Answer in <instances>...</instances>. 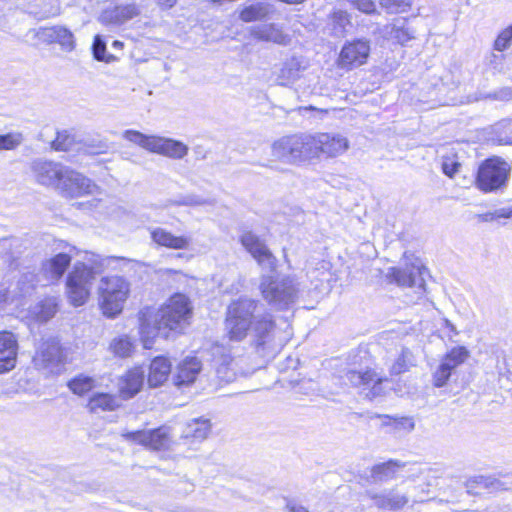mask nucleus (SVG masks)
<instances>
[{"mask_svg":"<svg viewBox=\"0 0 512 512\" xmlns=\"http://www.w3.org/2000/svg\"><path fill=\"white\" fill-rule=\"evenodd\" d=\"M95 268H98L97 262L94 261Z\"/></svg>","mask_w":512,"mask_h":512,"instance_id":"63","label":"nucleus"},{"mask_svg":"<svg viewBox=\"0 0 512 512\" xmlns=\"http://www.w3.org/2000/svg\"><path fill=\"white\" fill-rule=\"evenodd\" d=\"M299 112L301 114H303V112H307V111H321L320 109H317L316 107L314 106H304V107H299L298 108Z\"/></svg>","mask_w":512,"mask_h":512,"instance_id":"58","label":"nucleus"},{"mask_svg":"<svg viewBox=\"0 0 512 512\" xmlns=\"http://www.w3.org/2000/svg\"><path fill=\"white\" fill-rule=\"evenodd\" d=\"M156 1V4L157 6L161 9V10H169L171 8H173L177 1L178 0H155Z\"/></svg>","mask_w":512,"mask_h":512,"instance_id":"53","label":"nucleus"},{"mask_svg":"<svg viewBox=\"0 0 512 512\" xmlns=\"http://www.w3.org/2000/svg\"><path fill=\"white\" fill-rule=\"evenodd\" d=\"M144 378L145 372L141 367L129 370L120 385V393L123 398L129 399L135 396L141 390Z\"/></svg>","mask_w":512,"mask_h":512,"instance_id":"30","label":"nucleus"},{"mask_svg":"<svg viewBox=\"0 0 512 512\" xmlns=\"http://www.w3.org/2000/svg\"><path fill=\"white\" fill-rule=\"evenodd\" d=\"M468 356L469 352L465 347L457 346L452 348L442 358L441 363L434 371L432 375L433 385L438 388L445 386L452 374V371L464 363Z\"/></svg>","mask_w":512,"mask_h":512,"instance_id":"13","label":"nucleus"},{"mask_svg":"<svg viewBox=\"0 0 512 512\" xmlns=\"http://www.w3.org/2000/svg\"><path fill=\"white\" fill-rule=\"evenodd\" d=\"M498 131V141L500 144L512 145V120L501 124Z\"/></svg>","mask_w":512,"mask_h":512,"instance_id":"50","label":"nucleus"},{"mask_svg":"<svg viewBox=\"0 0 512 512\" xmlns=\"http://www.w3.org/2000/svg\"><path fill=\"white\" fill-rule=\"evenodd\" d=\"M387 377L379 376L376 373V376H374V379L369 387L363 392L365 397L369 400H374L378 397H382L385 395L386 391L383 387V383L387 382Z\"/></svg>","mask_w":512,"mask_h":512,"instance_id":"45","label":"nucleus"},{"mask_svg":"<svg viewBox=\"0 0 512 512\" xmlns=\"http://www.w3.org/2000/svg\"><path fill=\"white\" fill-rule=\"evenodd\" d=\"M119 406L117 398L108 393H96L94 394L88 403L89 409L94 412L97 409L103 411H113Z\"/></svg>","mask_w":512,"mask_h":512,"instance_id":"38","label":"nucleus"},{"mask_svg":"<svg viewBox=\"0 0 512 512\" xmlns=\"http://www.w3.org/2000/svg\"><path fill=\"white\" fill-rule=\"evenodd\" d=\"M260 290L264 299L274 308L283 310L293 304L298 295V286L294 278L273 279L263 277Z\"/></svg>","mask_w":512,"mask_h":512,"instance_id":"6","label":"nucleus"},{"mask_svg":"<svg viewBox=\"0 0 512 512\" xmlns=\"http://www.w3.org/2000/svg\"><path fill=\"white\" fill-rule=\"evenodd\" d=\"M251 36L263 42H272L277 45L287 46L291 42V38L283 31L280 24L262 23L253 26L250 30Z\"/></svg>","mask_w":512,"mask_h":512,"instance_id":"19","label":"nucleus"},{"mask_svg":"<svg viewBox=\"0 0 512 512\" xmlns=\"http://www.w3.org/2000/svg\"><path fill=\"white\" fill-rule=\"evenodd\" d=\"M289 507V510L290 512H309L305 507L303 506H296V505H292V506H288Z\"/></svg>","mask_w":512,"mask_h":512,"instance_id":"57","label":"nucleus"},{"mask_svg":"<svg viewBox=\"0 0 512 512\" xmlns=\"http://www.w3.org/2000/svg\"><path fill=\"white\" fill-rule=\"evenodd\" d=\"M75 486H76V487H75L74 491H75L76 493H81V492H87V491H90V486H89L88 484H86V483H82V482H81V483L76 484Z\"/></svg>","mask_w":512,"mask_h":512,"instance_id":"55","label":"nucleus"},{"mask_svg":"<svg viewBox=\"0 0 512 512\" xmlns=\"http://www.w3.org/2000/svg\"><path fill=\"white\" fill-rule=\"evenodd\" d=\"M510 166L504 160L494 157L486 159L478 168L476 186L488 193L501 189L508 181Z\"/></svg>","mask_w":512,"mask_h":512,"instance_id":"7","label":"nucleus"},{"mask_svg":"<svg viewBox=\"0 0 512 512\" xmlns=\"http://www.w3.org/2000/svg\"><path fill=\"white\" fill-rule=\"evenodd\" d=\"M192 307L183 294L173 295L153 315L141 312L140 330L143 335L167 337L169 331L182 329L191 317Z\"/></svg>","mask_w":512,"mask_h":512,"instance_id":"2","label":"nucleus"},{"mask_svg":"<svg viewBox=\"0 0 512 512\" xmlns=\"http://www.w3.org/2000/svg\"><path fill=\"white\" fill-rule=\"evenodd\" d=\"M494 216L498 218H512V207H503L494 211Z\"/></svg>","mask_w":512,"mask_h":512,"instance_id":"52","label":"nucleus"},{"mask_svg":"<svg viewBox=\"0 0 512 512\" xmlns=\"http://www.w3.org/2000/svg\"><path fill=\"white\" fill-rule=\"evenodd\" d=\"M139 14V7L134 3H130L103 10L98 20L104 25H121Z\"/></svg>","mask_w":512,"mask_h":512,"instance_id":"21","label":"nucleus"},{"mask_svg":"<svg viewBox=\"0 0 512 512\" xmlns=\"http://www.w3.org/2000/svg\"><path fill=\"white\" fill-rule=\"evenodd\" d=\"M98 189L97 185L83 174L66 167L58 190L65 197L91 195Z\"/></svg>","mask_w":512,"mask_h":512,"instance_id":"10","label":"nucleus"},{"mask_svg":"<svg viewBox=\"0 0 512 512\" xmlns=\"http://www.w3.org/2000/svg\"><path fill=\"white\" fill-rule=\"evenodd\" d=\"M92 53L97 61L112 62L115 57L106 52V42L101 35H96L92 44Z\"/></svg>","mask_w":512,"mask_h":512,"instance_id":"44","label":"nucleus"},{"mask_svg":"<svg viewBox=\"0 0 512 512\" xmlns=\"http://www.w3.org/2000/svg\"><path fill=\"white\" fill-rule=\"evenodd\" d=\"M112 45L115 48H122L123 47V43L118 41V40H114Z\"/></svg>","mask_w":512,"mask_h":512,"instance_id":"60","label":"nucleus"},{"mask_svg":"<svg viewBox=\"0 0 512 512\" xmlns=\"http://www.w3.org/2000/svg\"><path fill=\"white\" fill-rule=\"evenodd\" d=\"M72 257L67 253H58L42 263L37 282L45 280V285L57 283L71 264Z\"/></svg>","mask_w":512,"mask_h":512,"instance_id":"15","label":"nucleus"},{"mask_svg":"<svg viewBox=\"0 0 512 512\" xmlns=\"http://www.w3.org/2000/svg\"><path fill=\"white\" fill-rule=\"evenodd\" d=\"M37 37L50 43H58L61 48L67 52H71L75 49L73 33L63 26L40 28L37 32Z\"/></svg>","mask_w":512,"mask_h":512,"instance_id":"22","label":"nucleus"},{"mask_svg":"<svg viewBox=\"0 0 512 512\" xmlns=\"http://www.w3.org/2000/svg\"><path fill=\"white\" fill-rule=\"evenodd\" d=\"M66 167L54 162L34 163V174L37 181L45 186H54L58 189Z\"/></svg>","mask_w":512,"mask_h":512,"instance_id":"23","label":"nucleus"},{"mask_svg":"<svg viewBox=\"0 0 512 512\" xmlns=\"http://www.w3.org/2000/svg\"><path fill=\"white\" fill-rule=\"evenodd\" d=\"M170 204L174 206H202L211 204V201L201 198L195 194L180 196L174 200H170Z\"/></svg>","mask_w":512,"mask_h":512,"instance_id":"46","label":"nucleus"},{"mask_svg":"<svg viewBox=\"0 0 512 512\" xmlns=\"http://www.w3.org/2000/svg\"><path fill=\"white\" fill-rule=\"evenodd\" d=\"M428 270L419 260L406 264L404 267H392L389 269L388 277L391 282L398 286L412 287L419 290H425V275Z\"/></svg>","mask_w":512,"mask_h":512,"instance_id":"8","label":"nucleus"},{"mask_svg":"<svg viewBox=\"0 0 512 512\" xmlns=\"http://www.w3.org/2000/svg\"><path fill=\"white\" fill-rule=\"evenodd\" d=\"M447 325H448L449 327H451V329H452V330H454V326H453L452 324H450L449 322H447Z\"/></svg>","mask_w":512,"mask_h":512,"instance_id":"61","label":"nucleus"},{"mask_svg":"<svg viewBox=\"0 0 512 512\" xmlns=\"http://www.w3.org/2000/svg\"><path fill=\"white\" fill-rule=\"evenodd\" d=\"M171 362L164 356L155 357L149 366L148 384L150 387L156 388L166 382L171 373Z\"/></svg>","mask_w":512,"mask_h":512,"instance_id":"27","label":"nucleus"},{"mask_svg":"<svg viewBox=\"0 0 512 512\" xmlns=\"http://www.w3.org/2000/svg\"><path fill=\"white\" fill-rule=\"evenodd\" d=\"M251 329V346L261 357L273 355L287 341L272 315L258 300L242 297L233 301L227 311L226 330L230 340L241 341Z\"/></svg>","mask_w":512,"mask_h":512,"instance_id":"1","label":"nucleus"},{"mask_svg":"<svg viewBox=\"0 0 512 512\" xmlns=\"http://www.w3.org/2000/svg\"><path fill=\"white\" fill-rule=\"evenodd\" d=\"M123 437L128 440L152 450H163L169 447L170 435L169 428L162 426L151 430H137L126 432Z\"/></svg>","mask_w":512,"mask_h":512,"instance_id":"14","label":"nucleus"},{"mask_svg":"<svg viewBox=\"0 0 512 512\" xmlns=\"http://www.w3.org/2000/svg\"><path fill=\"white\" fill-rule=\"evenodd\" d=\"M58 295H46L34 304V321L45 323L52 319L59 310Z\"/></svg>","mask_w":512,"mask_h":512,"instance_id":"29","label":"nucleus"},{"mask_svg":"<svg viewBox=\"0 0 512 512\" xmlns=\"http://www.w3.org/2000/svg\"><path fill=\"white\" fill-rule=\"evenodd\" d=\"M312 154L311 159L319 156L320 153L328 157H336L349 148V141L340 134L320 133L311 135Z\"/></svg>","mask_w":512,"mask_h":512,"instance_id":"12","label":"nucleus"},{"mask_svg":"<svg viewBox=\"0 0 512 512\" xmlns=\"http://www.w3.org/2000/svg\"><path fill=\"white\" fill-rule=\"evenodd\" d=\"M406 466L405 462L390 459L386 462L374 465L371 468V479L373 483H385L394 479L397 472Z\"/></svg>","mask_w":512,"mask_h":512,"instance_id":"28","label":"nucleus"},{"mask_svg":"<svg viewBox=\"0 0 512 512\" xmlns=\"http://www.w3.org/2000/svg\"><path fill=\"white\" fill-rule=\"evenodd\" d=\"M240 242L262 268L269 271L276 269V257L258 235L252 231H244L240 236Z\"/></svg>","mask_w":512,"mask_h":512,"instance_id":"11","label":"nucleus"},{"mask_svg":"<svg viewBox=\"0 0 512 512\" xmlns=\"http://www.w3.org/2000/svg\"><path fill=\"white\" fill-rule=\"evenodd\" d=\"M381 35L394 43L405 45L414 39V30L410 28L407 19L398 18L381 29Z\"/></svg>","mask_w":512,"mask_h":512,"instance_id":"24","label":"nucleus"},{"mask_svg":"<svg viewBox=\"0 0 512 512\" xmlns=\"http://www.w3.org/2000/svg\"><path fill=\"white\" fill-rule=\"evenodd\" d=\"M40 356L44 368L51 373L60 372L65 356L57 338H49L41 345Z\"/></svg>","mask_w":512,"mask_h":512,"instance_id":"18","label":"nucleus"},{"mask_svg":"<svg viewBox=\"0 0 512 512\" xmlns=\"http://www.w3.org/2000/svg\"><path fill=\"white\" fill-rule=\"evenodd\" d=\"M301 69L300 60L296 57H291L283 63L278 74V79L281 81L282 85L294 82L299 78Z\"/></svg>","mask_w":512,"mask_h":512,"instance_id":"37","label":"nucleus"},{"mask_svg":"<svg viewBox=\"0 0 512 512\" xmlns=\"http://www.w3.org/2000/svg\"><path fill=\"white\" fill-rule=\"evenodd\" d=\"M133 347L132 341L126 335L114 338L109 345V349L112 353L122 358L130 356Z\"/></svg>","mask_w":512,"mask_h":512,"instance_id":"41","label":"nucleus"},{"mask_svg":"<svg viewBox=\"0 0 512 512\" xmlns=\"http://www.w3.org/2000/svg\"><path fill=\"white\" fill-rule=\"evenodd\" d=\"M36 6L39 10L34 12V16L39 18H49L60 13L59 0H37Z\"/></svg>","mask_w":512,"mask_h":512,"instance_id":"43","label":"nucleus"},{"mask_svg":"<svg viewBox=\"0 0 512 512\" xmlns=\"http://www.w3.org/2000/svg\"><path fill=\"white\" fill-rule=\"evenodd\" d=\"M387 421L384 423L386 426L391 427L392 431L398 435H405L412 432L415 428L413 417L401 416L392 417L389 415L384 416Z\"/></svg>","mask_w":512,"mask_h":512,"instance_id":"39","label":"nucleus"},{"mask_svg":"<svg viewBox=\"0 0 512 512\" xmlns=\"http://www.w3.org/2000/svg\"><path fill=\"white\" fill-rule=\"evenodd\" d=\"M98 290L100 306L104 315L113 318L122 312L130 292V285L123 277H103Z\"/></svg>","mask_w":512,"mask_h":512,"instance_id":"4","label":"nucleus"},{"mask_svg":"<svg viewBox=\"0 0 512 512\" xmlns=\"http://www.w3.org/2000/svg\"><path fill=\"white\" fill-rule=\"evenodd\" d=\"M94 267L83 262H76L66 279V296L75 307L84 305L89 296L96 276Z\"/></svg>","mask_w":512,"mask_h":512,"instance_id":"5","label":"nucleus"},{"mask_svg":"<svg viewBox=\"0 0 512 512\" xmlns=\"http://www.w3.org/2000/svg\"><path fill=\"white\" fill-rule=\"evenodd\" d=\"M151 238L156 244L170 249H187L191 242L190 237L175 236L159 227L151 231Z\"/></svg>","mask_w":512,"mask_h":512,"instance_id":"31","label":"nucleus"},{"mask_svg":"<svg viewBox=\"0 0 512 512\" xmlns=\"http://www.w3.org/2000/svg\"><path fill=\"white\" fill-rule=\"evenodd\" d=\"M68 387L74 394L82 396L92 390L94 380L92 377L79 375L68 382Z\"/></svg>","mask_w":512,"mask_h":512,"instance_id":"42","label":"nucleus"},{"mask_svg":"<svg viewBox=\"0 0 512 512\" xmlns=\"http://www.w3.org/2000/svg\"><path fill=\"white\" fill-rule=\"evenodd\" d=\"M382 7L391 12L406 11L411 7L410 0H379Z\"/></svg>","mask_w":512,"mask_h":512,"instance_id":"48","label":"nucleus"},{"mask_svg":"<svg viewBox=\"0 0 512 512\" xmlns=\"http://www.w3.org/2000/svg\"><path fill=\"white\" fill-rule=\"evenodd\" d=\"M123 138L141 148L153 152L156 136L145 135L137 130L129 129L123 132Z\"/></svg>","mask_w":512,"mask_h":512,"instance_id":"40","label":"nucleus"},{"mask_svg":"<svg viewBox=\"0 0 512 512\" xmlns=\"http://www.w3.org/2000/svg\"><path fill=\"white\" fill-rule=\"evenodd\" d=\"M460 163L453 159H446L442 163V171L445 175L453 178L454 175L459 171Z\"/></svg>","mask_w":512,"mask_h":512,"instance_id":"51","label":"nucleus"},{"mask_svg":"<svg viewBox=\"0 0 512 512\" xmlns=\"http://www.w3.org/2000/svg\"><path fill=\"white\" fill-rule=\"evenodd\" d=\"M184 484L187 486V487L185 488V491H186V492H191V491H193L194 485H193L192 483H190V482H184Z\"/></svg>","mask_w":512,"mask_h":512,"instance_id":"59","label":"nucleus"},{"mask_svg":"<svg viewBox=\"0 0 512 512\" xmlns=\"http://www.w3.org/2000/svg\"><path fill=\"white\" fill-rule=\"evenodd\" d=\"M352 27L350 15L343 10H335L329 14L325 32L334 38H343Z\"/></svg>","mask_w":512,"mask_h":512,"instance_id":"25","label":"nucleus"},{"mask_svg":"<svg viewBox=\"0 0 512 512\" xmlns=\"http://www.w3.org/2000/svg\"><path fill=\"white\" fill-rule=\"evenodd\" d=\"M188 146L181 141L156 136L153 153L173 159H183L188 154Z\"/></svg>","mask_w":512,"mask_h":512,"instance_id":"26","label":"nucleus"},{"mask_svg":"<svg viewBox=\"0 0 512 512\" xmlns=\"http://www.w3.org/2000/svg\"><path fill=\"white\" fill-rule=\"evenodd\" d=\"M417 365V359L408 347H401L400 352L389 368L391 376H398L411 370Z\"/></svg>","mask_w":512,"mask_h":512,"instance_id":"33","label":"nucleus"},{"mask_svg":"<svg viewBox=\"0 0 512 512\" xmlns=\"http://www.w3.org/2000/svg\"><path fill=\"white\" fill-rule=\"evenodd\" d=\"M46 130L49 133V137L46 141L51 145V148L59 151H68L72 149L75 140L67 131L59 132L54 128H47Z\"/></svg>","mask_w":512,"mask_h":512,"instance_id":"36","label":"nucleus"},{"mask_svg":"<svg viewBox=\"0 0 512 512\" xmlns=\"http://www.w3.org/2000/svg\"><path fill=\"white\" fill-rule=\"evenodd\" d=\"M370 41L357 38L347 41L339 54L337 64L340 68L350 70L367 62L370 54Z\"/></svg>","mask_w":512,"mask_h":512,"instance_id":"9","label":"nucleus"},{"mask_svg":"<svg viewBox=\"0 0 512 512\" xmlns=\"http://www.w3.org/2000/svg\"><path fill=\"white\" fill-rule=\"evenodd\" d=\"M376 376V372L371 368L366 369H348L343 378L353 387L362 388L363 392L369 387Z\"/></svg>","mask_w":512,"mask_h":512,"instance_id":"34","label":"nucleus"},{"mask_svg":"<svg viewBox=\"0 0 512 512\" xmlns=\"http://www.w3.org/2000/svg\"><path fill=\"white\" fill-rule=\"evenodd\" d=\"M18 344L12 332H0V374L9 372L16 366Z\"/></svg>","mask_w":512,"mask_h":512,"instance_id":"20","label":"nucleus"},{"mask_svg":"<svg viewBox=\"0 0 512 512\" xmlns=\"http://www.w3.org/2000/svg\"><path fill=\"white\" fill-rule=\"evenodd\" d=\"M312 145L310 134L283 136L271 145V155L281 163L300 165L311 160Z\"/></svg>","mask_w":512,"mask_h":512,"instance_id":"3","label":"nucleus"},{"mask_svg":"<svg viewBox=\"0 0 512 512\" xmlns=\"http://www.w3.org/2000/svg\"><path fill=\"white\" fill-rule=\"evenodd\" d=\"M106 146L105 145H98V148L101 149V148H105Z\"/></svg>","mask_w":512,"mask_h":512,"instance_id":"62","label":"nucleus"},{"mask_svg":"<svg viewBox=\"0 0 512 512\" xmlns=\"http://www.w3.org/2000/svg\"><path fill=\"white\" fill-rule=\"evenodd\" d=\"M275 13L274 5L268 2H255L245 6L239 12V18L243 22L262 21L270 18Z\"/></svg>","mask_w":512,"mask_h":512,"instance_id":"32","label":"nucleus"},{"mask_svg":"<svg viewBox=\"0 0 512 512\" xmlns=\"http://www.w3.org/2000/svg\"><path fill=\"white\" fill-rule=\"evenodd\" d=\"M366 495L377 508L389 511H398L409 502L406 495L398 493L395 489H384L380 492L368 490Z\"/></svg>","mask_w":512,"mask_h":512,"instance_id":"17","label":"nucleus"},{"mask_svg":"<svg viewBox=\"0 0 512 512\" xmlns=\"http://www.w3.org/2000/svg\"><path fill=\"white\" fill-rule=\"evenodd\" d=\"M22 141V134L18 132L0 134V150H13L17 148Z\"/></svg>","mask_w":512,"mask_h":512,"instance_id":"47","label":"nucleus"},{"mask_svg":"<svg viewBox=\"0 0 512 512\" xmlns=\"http://www.w3.org/2000/svg\"><path fill=\"white\" fill-rule=\"evenodd\" d=\"M211 431V423L209 419L206 418H195L189 421L184 430L183 437L184 438H192L196 441H203L207 438Z\"/></svg>","mask_w":512,"mask_h":512,"instance_id":"35","label":"nucleus"},{"mask_svg":"<svg viewBox=\"0 0 512 512\" xmlns=\"http://www.w3.org/2000/svg\"><path fill=\"white\" fill-rule=\"evenodd\" d=\"M478 217L482 222H491L496 219V216H494V211L481 214Z\"/></svg>","mask_w":512,"mask_h":512,"instance_id":"54","label":"nucleus"},{"mask_svg":"<svg viewBox=\"0 0 512 512\" xmlns=\"http://www.w3.org/2000/svg\"><path fill=\"white\" fill-rule=\"evenodd\" d=\"M202 370V363L197 357H187L177 365L173 375V384L178 388L193 384Z\"/></svg>","mask_w":512,"mask_h":512,"instance_id":"16","label":"nucleus"},{"mask_svg":"<svg viewBox=\"0 0 512 512\" xmlns=\"http://www.w3.org/2000/svg\"><path fill=\"white\" fill-rule=\"evenodd\" d=\"M512 40V25L504 29L494 41V49L504 51L510 45Z\"/></svg>","mask_w":512,"mask_h":512,"instance_id":"49","label":"nucleus"},{"mask_svg":"<svg viewBox=\"0 0 512 512\" xmlns=\"http://www.w3.org/2000/svg\"><path fill=\"white\" fill-rule=\"evenodd\" d=\"M47 128H53L52 126H46L43 131H41L39 134H38V139L39 140H42L44 143H47V139L49 137V133L47 132Z\"/></svg>","mask_w":512,"mask_h":512,"instance_id":"56","label":"nucleus"}]
</instances>
